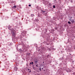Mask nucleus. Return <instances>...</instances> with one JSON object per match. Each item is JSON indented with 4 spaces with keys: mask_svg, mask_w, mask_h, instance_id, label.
Wrapping results in <instances>:
<instances>
[{
    "mask_svg": "<svg viewBox=\"0 0 75 75\" xmlns=\"http://www.w3.org/2000/svg\"><path fill=\"white\" fill-rule=\"evenodd\" d=\"M8 28L9 30H10L11 31V33L13 35V36H14V37H15L16 34L14 32V31H13V29H11V27L9 25V26L8 27Z\"/></svg>",
    "mask_w": 75,
    "mask_h": 75,
    "instance_id": "nucleus-1",
    "label": "nucleus"
},
{
    "mask_svg": "<svg viewBox=\"0 0 75 75\" xmlns=\"http://www.w3.org/2000/svg\"><path fill=\"white\" fill-rule=\"evenodd\" d=\"M65 69V71H67V72H71V70L69 69H67V68H66Z\"/></svg>",
    "mask_w": 75,
    "mask_h": 75,
    "instance_id": "nucleus-2",
    "label": "nucleus"
},
{
    "mask_svg": "<svg viewBox=\"0 0 75 75\" xmlns=\"http://www.w3.org/2000/svg\"><path fill=\"white\" fill-rule=\"evenodd\" d=\"M26 33V32H23L22 33H21V34L22 35H23V37H24V36L25 35V33Z\"/></svg>",
    "mask_w": 75,
    "mask_h": 75,
    "instance_id": "nucleus-3",
    "label": "nucleus"
},
{
    "mask_svg": "<svg viewBox=\"0 0 75 75\" xmlns=\"http://www.w3.org/2000/svg\"><path fill=\"white\" fill-rule=\"evenodd\" d=\"M43 4H45V3L47 4V0H43Z\"/></svg>",
    "mask_w": 75,
    "mask_h": 75,
    "instance_id": "nucleus-4",
    "label": "nucleus"
},
{
    "mask_svg": "<svg viewBox=\"0 0 75 75\" xmlns=\"http://www.w3.org/2000/svg\"><path fill=\"white\" fill-rule=\"evenodd\" d=\"M35 59V60H34V62H35V64H36V63H38V60L36 59Z\"/></svg>",
    "mask_w": 75,
    "mask_h": 75,
    "instance_id": "nucleus-5",
    "label": "nucleus"
},
{
    "mask_svg": "<svg viewBox=\"0 0 75 75\" xmlns=\"http://www.w3.org/2000/svg\"><path fill=\"white\" fill-rule=\"evenodd\" d=\"M17 69H18V68L16 67H15L14 68V70L15 71H17Z\"/></svg>",
    "mask_w": 75,
    "mask_h": 75,
    "instance_id": "nucleus-6",
    "label": "nucleus"
},
{
    "mask_svg": "<svg viewBox=\"0 0 75 75\" xmlns=\"http://www.w3.org/2000/svg\"><path fill=\"white\" fill-rule=\"evenodd\" d=\"M41 12H42V13H43V14H44V13H45V12H46V11H43L42 10H41Z\"/></svg>",
    "mask_w": 75,
    "mask_h": 75,
    "instance_id": "nucleus-7",
    "label": "nucleus"
},
{
    "mask_svg": "<svg viewBox=\"0 0 75 75\" xmlns=\"http://www.w3.org/2000/svg\"><path fill=\"white\" fill-rule=\"evenodd\" d=\"M71 23H75V21H74V20L72 19L71 20Z\"/></svg>",
    "mask_w": 75,
    "mask_h": 75,
    "instance_id": "nucleus-8",
    "label": "nucleus"
},
{
    "mask_svg": "<svg viewBox=\"0 0 75 75\" xmlns=\"http://www.w3.org/2000/svg\"><path fill=\"white\" fill-rule=\"evenodd\" d=\"M54 30H52L51 31V33H52L53 34H54Z\"/></svg>",
    "mask_w": 75,
    "mask_h": 75,
    "instance_id": "nucleus-9",
    "label": "nucleus"
},
{
    "mask_svg": "<svg viewBox=\"0 0 75 75\" xmlns=\"http://www.w3.org/2000/svg\"><path fill=\"white\" fill-rule=\"evenodd\" d=\"M23 38V37L21 36V37H20L19 38H18V39H20L19 40H20V41L21 40V38Z\"/></svg>",
    "mask_w": 75,
    "mask_h": 75,
    "instance_id": "nucleus-10",
    "label": "nucleus"
},
{
    "mask_svg": "<svg viewBox=\"0 0 75 75\" xmlns=\"http://www.w3.org/2000/svg\"><path fill=\"white\" fill-rule=\"evenodd\" d=\"M20 44L23 46L24 45V43H23V42H22Z\"/></svg>",
    "mask_w": 75,
    "mask_h": 75,
    "instance_id": "nucleus-11",
    "label": "nucleus"
},
{
    "mask_svg": "<svg viewBox=\"0 0 75 75\" xmlns=\"http://www.w3.org/2000/svg\"><path fill=\"white\" fill-rule=\"evenodd\" d=\"M12 8H16V6L15 5L13 6Z\"/></svg>",
    "mask_w": 75,
    "mask_h": 75,
    "instance_id": "nucleus-12",
    "label": "nucleus"
},
{
    "mask_svg": "<svg viewBox=\"0 0 75 75\" xmlns=\"http://www.w3.org/2000/svg\"><path fill=\"white\" fill-rule=\"evenodd\" d=\"M34 14H31V17H34Z\"/></svg>",
    "mask_w": 75,
    "mask_h": 75,
    "instance_id": "nucleus-13",
    "label": "nucleus"
},
{
    "mask_svg": "<svg viewBox=\"0 0 75 75\" xmlns=\"http://www.w3.org/2000/svg\"><path fill=\"white\" fill-rule=\"evenodd\" d=\"M49 56H50V54H48L46 56V57L47 58H48V57H49Z\"/></svg>",
    "mask_w": 75,
    "mask_h": 75,
    "instance_id": "nucleus-14",
    "label": "nucleus"
},
{
    "mask_svg": "<svg viewBox=\"0 0 75 75\" xmlns=\"http://www.w3.org/2000/svg\"><path fill=\"white\" fill-rule=\"evenodd\" d=\"M68 24H71V22L70 21H68Z\"/></svg>",
    "mask_w": 75,
    "mask_h": 75,
    "instance_id": "nucleus-15",
    "label": "nucleus"
},
{
    "mask_svg": "<svg viewBox=\"0 0 75 75\" xmlns=\"http://www.w3.org/2000/svg\"><path fill=\"white\" fill-rule=\"evenodd\" d=\"M70 1H71V3H73V1H72V0H71Z\"/></svg>",
    "mask_w": 75,
    "mask_h": 75,
    "instance_id": "nucleus-16",
    "label": "nucleus"
},
{
    "mask_svg": "<svg viewBox=\"0 0 75 75\" xmlns=\"http://www.w3.org/2000/svg\"><path fill=\"white\" fill-rule=\"evenodd\" d=\"M62 58V60H63V59H64V56H63V57H62V58Z\"/></svg>",
    "mask_w": 75,
    "mask_h": 75,
    "instance_id": "nucleus-17",
    "label": "nucleus"
},
{
    "mask_svg": "<svg viewBox=\"0 0 75 75\" xmlns=\"http://www.w3.org/2000/svg\"><path fill=\"white\" fill-rule=\"evenodd\" d=\"M53 8H55V5H54L53 6Z\"/></svg>",
    "mask_w": 75,
    "mask_h": 75,
    "instance_id": "nucleus-18",
    "label": "nucleus"
},
{
    "mask_svg": "<svg viewBox=\"0 0 75 75\" xmlns=\"http://www.w3.org/2000/svg\"><path fill=\"white\" fill-rule=\"evenodd\" d=\"M23 41H26V39H24L23 40Z\"/></svg>",
    "mask_w": 75,
    "mask_h": 75,
    "instance_id": "nucleus-19",
    "label": "nucleus"
},
{
    "mask_svg": "<svg viewBox=\"0 0 75 75\" xmlns=\"http://www.w3.org/2000/svg\"><path fill=\"white\" fill-rule=\"evenodd\" d=\"M59 59H60V61H61V60H62V58H60Z\"/></svg>",
    "mask_w": 75,
    "mask_h": 75,
    "instance_id": "nucleus-20",
    "label": "nucleus"
},
{
    "mask_svg": "<svg viewBox=\"0 0 75 75\" xmlns=\"http://www.w3.org/2000/svg\"><path fill=\"white\" fill-rule=\"evenodd\" d=\"M31 63L32 65H33V64H34V63L33 62H31Z\"/></svg>",
    "mask_w": 75,
    "mask_h": 75,
    "instance_id": "nucleus-21",
    "label": "nucleus"
},
{
    "mask_svg": "<svg viewBox=\"0 0 75 75\" xmlns=\"http://www.w3.org/2000/svg\"><path fill=\"white\" fill-rule=\"evenodd\" d=\"M28 6H29V7H31V4L29 5Z\"/></svg>",
    "mask_w": 75,
    "mask_h": 75,
    "instance_id": "nucleus-22",
    "label": "nucleus"
},
{
    "mask_svg": "<svg viewBox=\"0 0 75 75\" xmlns=\"http://www.w3.org/2000/svg\"><path fill=\"white\" fill-rule=\"evenodd\" d=\"M39 70H40V71H41V68L39 69Z\"/></svg>",
    "mask_w": 75,
    "mask_h": 75,
    "instance_id": "nucleus-23",
    "label": "nucleus"
},
{
    "mask_svg": "<svg viewBox=\"0 0 75 75\" xmlns=\"http://www.w3.org/2000/svg\"><path fill=\"white\" fill-rule=\"evenodd\" d=\"M73 75H75V72L73 73Z\"/></svg>",
    "mask_w": 75,
    "mask_h": 75,
    "instance_id": "nucleus-24",
    "label": "nucleus"
},
{
    "mask_svg": "<svg viewBox=\"0 0 75 75\" xmlns=\"http://www.w3.org/2000/svg\"><path fill=\"white\" fill-rule=\"evenodd\" d=\"M9 45V46H11V44H10Z\"/></svg>",
    "mask_w": 75,
    "mask_h": 75,
    "instance_id": "nucleus-25",
    "label": "nucleus"
},
{
    "mask_svg": "<svg viewBox=\"0 0 75 75\" xmlns=\"http://www.w3.org/2000/svg\"><path fill=\"white\" fill-rule=\"evenodd\" d=\"M36 65H38V64L37 63H36Z\"/></svg>",
    "mask_w": 75,
    "mask_h": 75,
    "instance_id": "nucleus-26",
    "label": "nucleus"
},
{
    "mask_svg": "<svg viewBox=\"0 0 75 75\" xmlns=\"http://www.w3.org/2000/svg\"><path fill=\"white\" fill-rule=\"evenodd\" d=\"M36 67H38V65H36Z\"/></svg>",
    "mask_w": 75,
    "mask_h": 75,
    "instance_id": "nucleus-27",
    "label": "nucleus"
},
{
    "mask_svg": "<svg viewBox=\"0 0 75 75\" xmlns=\"http://www.w3.org/2000/svg\"><path fill=\"white\" fill-rule=\"evenodd\" d=\"M45 42H43V43H44V44H45Z\"/></svg>",
    "mask_w": 75,
    "mask_h": 75,
    "instance_id": "nucleus-28",
    "label": "nucleus"
},
{
    "mask_svg": "<svg viewBox=\"0 0 75 75\" xmlns=\"http://www.w3.org/2000/svg\"><path fill=\"white\" fill-rule=\"evenodd\" d=\"M31 70H30V71H28V72H31Z\"/></svg>",
    "mask_w": 75,
    "mask_h": 75,
    "instance_id": "nucleus-29",
    "label": "nucleus"
},
{
    "mask_svg": "<svg viewBox=\"0 0 75 75\" xmlns=\"http://www.w3.org/2000/svg\"><path fill=\"white\" fill-rule=\"evenodd\" d=\"M30 64H31V62H30Z\"/></svg>",
    "mask_w": 75,
    "mask_h": 75,
    "instance_id": "nucleus-30",
    "label": "nucleus"
},
{
    "mask_svg": "<svg viewBox=\"0 0 75 75\" xmlns=\"http://www.w3.org/2000/svg\"><path fill=\"white\" fill-rule=\"evenodd\" d=\"M43 69V68H42V69Z\"/></svg>",
    "mask_w": 75,
    "mask_h": 75,
    "instance_id": "nucleus-31",
    "label": "nucleus"
},
{
    "mask_svg": "<svg viewBox=\"0 0 75 75\" xmlns=\"http://www.w3.org/2000/svg\"><path fill=\"white\" fill-rule=\"evenodd\" d=\"M38 16H39L40 17V15H39V14H38Z\"/></svg>",
    "mask_w": 75,
    "mask_h": 75,
    "instance_id": "nucleus-32",
    "label": "nucleus"
},
{
    "mask_svg": "<svg viewBox=\"0 0 75 75\" xmlns=\"http://www.w3.org/2000/svg\"><path fill=\"white\" fill-rule=\"evenodd\" d=\"M28 71H29V70H30V69H28Z\"/></svg>",
    "mask_w": 75,
    "mask_h": 75,
    "instance_id": "nucleus-33",
    "label": "nucleus"
},
{
    "mask_svg": "<svg viewBox=\"0 0 75 75\" xmlns=\"http://www.w3.org/2000/svg\"><path fill=\"white\" fill-rule=\"evenodd\" d=\"M43 63H44V62H43Z\"/></svg>",
    "mask_w": 75,
    "mask_h": 75,
    "instance_id": "nucleus-34",
    "label": "nucleus"
},
{
    "mask_svg": "<svg viewBox=\"0 0 75 75\" xmlns=\"http://www.w3.org/2000/svg\"><path fill=\"white\" fill-rule=\"evenodd\" d=\"M70 55H71V54H70Z\"/></svg>",
    "mask_w": 75,
    "mask_h": 75,
    "instance_id": "nucleus-35",
    "label": "nucleus"
}]
</instances>
